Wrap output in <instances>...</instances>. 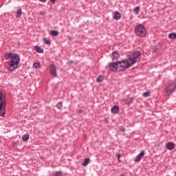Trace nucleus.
Segmentation results:
<instances>
[{
    "label": "nucleus",
    "mask_w": 176,
    "mask_h": 176,
    "mask_svg": "<svg viewBox=\"0 0 176 176\" xmlns=\"http://www.w3.org/2000/svg\"><path fill=\"white\" fill-rule=\"evenodd\" d=\"M141 60V52L136 51L133 53L130 56L124 60L118 61L119 71H124L126 68H130L132 65H134L137 61Z\"/></svg>",
    "instance_id": "f257e3e1"
},
{
    "label": "nucleus",
    "mask_w": 176,
    "mask_h": 176,
    "mask_svg": "<svg viewBox=\"0 0 176 176\" xmlns=\"http://www.w3.org/2000/svg\"><path fill=\"white\" fill-rule=\"evenodd\" d=\"M8 58H10V61L9 62V67L8 71L10 72H13L15 69H17L19 67V64L20 63V56L17 54L10 53L6 55Z\"/></svg>",
    "instance_id": "f03ea898"
},
{
    "label": "nucleus",
    "mask_w": 176,
    "mask_h": 176,
    "mask_svg": "<svg viewBox=\"0 0 176 176\" xmlns=\"http://www.w3.org/2000/svg\"><path fill=\"white\" fill-rule=\"evenodd\" d=\"M6 113V96L0 92V116H5Z\"/></svg>",
    "instance_id": "7ed1b4c3"
},
{
    "label": "nucleus",
    "mask_w": 176,
    "mask_h": 176,
    "mask_svg": "<svg viewBox=\"0 0 176 176\" xmlns=\"http://www.w3.org/2000/svg\"><path fill=\"white\" fill-rule=\"evenodd\" d=\"M135 34L140 38H145L146 36V29L142 25H138L135 28Z\"/></svg>",
    "instance_id": "20e7f679"
},
{
    "label": "nucleus",
    "mask_w": 176,
    "mask_h": 176,
    "mask_svg": "<svg viewBox=\"0 0 176 176\" xmlns=\"http://www.w3.org/2000/svg\"><path fill=\"white\" fill-rule=\"evenodd\" d=\"M175 89H176V84L171 83L165 89V91L167 96H170V94H173L174 91H175Z\"/></svg>",
    "instance_id": "39448f33"
},
{
    "label": "nucleus",
    "mask_w": 176,
    "mask_h": 176,
    "mask_svg": "<svg viewBox=\"0 0 176 176\" xmlns=\"http://www.w3.org/2000/svg\"><path fill=\"white\" fill-rule=\"evenodd\" d=\"M109 69L111 71H118L119 70V63L118 62H114L109 65Z\"/></svg>",
    "instance_id": "423d86ee"
},
{
    "label": "nucleus",
    "mask_w": 176,
    "mask_h": 176,
    "mask_svg": "<svg viewBox=\"0 0 176 176\" xmlns=\"http://www.w3.org/2000/svg\"><path fill=\"white\" fill-rule=\"evenodd\" d=\"M166 149H168V151H174V149H175V144H174L173 142L166 143Z\"/></svg>",
    "instance_id": "0eeeda50"
},
{
    "label": "nucleus",
    "mask_w": 176,
    "mask_h": 176,
    "mask_svg": "<svg viewBox=\"0 0 176 176\" xmlns=\"http://www.w3.org/2000/svg\"><path fill=\"white\" fill-rule=\"evenodd\" d=\"M57 67H56V65H52L51 66V69H50V71H51V74L52 75V76H54V78L57 77Z\"/></svg>",
    "instance_id": "6e6552de"
},
{
    "label": "nucleus",
    "mask_w": 176,
    "mask_h": 176,
    "mask_svg": "<svg viewBox=\"0 0 176 176\" xmlns=\"http://www.w3.org/2000/svg\"><path fill=\"white\" fill-rule=\"evenodd\" d=\"M144 156H145V152L142 151L139 155H137L136 158L135 159V162L140 163V162H141V159H142Z\"/></svg>",
    "instance_id": "1a4fd4ad"
},
{
    "label": "nucleus",
    "mask_w": 176,
    "mask_h": 176,
    "mask_svg": "<svg viewBox=\"0 0 176 176\" xmlns=\"http://www.w3.org/2000/svg\"><path fill=\"white\" fill-rule=\"evenodd\" d=\"M113 19L114 20H120L122 19V14L119 12H114Z\"/></svg>",
    "instance_id": "9d476101"
},
{
    "label": "nucleus",
    "mask_w": 176,
    "mask_h": 176,
    "mask_svg": "<svg viewBox=\"0 0 176 176\" xmlns=\"http://www.w3.org/2000/svg\"><path fill=\"white\" fill-rule=\"evenodd\" d=\"M120 110H119V107L118 106H113L111 108V113L116 114V113H119Z\"/></svg>",
    "instance_id": "9b49d317"
},
{
    "label": "nucleus",
    "mask_w": 176,
    "mask_h": 176,
    "mask_svg": "<svg viewBox=\"0 0 176 176\" xmlns=\"http://www.w3.org/2000/svg\"><path fill=\"white\" fill-rule=\"evenodd\" d=\"M112 56H113L112 59H113V60H118V58H119V57H120L119 53H118V52H113L112 53Z\"/></svg>",
    "instance_id": "f8f14e48"
},
{
    "label": "nucleus",
    "mask_w": 176,
    "mask_h": 176,
    "mask_svg": "<svg viewBox=\"0 0 176 176\" xmlns=\"http://www.w3.org/2000/svg\"><path fill=\"white\" fill-rule=\"evenodd\" d=\"M104 79H105V78L104 77V76L100 75L97 79H96V82L98 83H101V82H103Z\"/></svg>",
    "instance_id": "ddd939ff"
},
{
    "label": "nucleus",
    "mask_w": 176,
    "mask_h": 176,
    "mask_svg": "<svg viewBox=\"0 0 176 176\" xmlns=\"http://www.w3.org/2000/svg\"><path fill=\"white\" fill-rule=\"evenodd\" d=\"M124 102L126 105H130V104H133V98H128L124 100Z\"/></svg>",
    "instance_id": "4468645a"
},
{
    "label": "nucleus",
    "mask_w": 176,
    "mask_h": 176,
    "mask_svg": "<svg viewBox=\"0 0 176 176\" xmlns=\"http://www.w3.org/2000/svg\"><path fill=\"white\" fill-rule=\"evenodd\" d=\"M50 35H52V36H58V31L52 30L50 32Z\"/></svg>",
    "instance_id": "2eb2a0df"
},
{
    "label": "nucleus",
    "mask_w": 176,
    "mask_h": 176,
    "mask_svg": "<svg viewBox=\"0 0 176 176\" xmlns=\"http://www.w3.org/2000/svg\"><path fill=\"white\" fill-rule=\"evenodd\" d=\"M89 163H90V159L86 158L84 160V163L82 164V166L84 167H86L89 164Z\"/></svg>",
    "instance_id": "dca6fc26"
},
{
    "label": "nucleus",
    "mask_w": 176,
    "mask_h": 176,
    "mask_svg": "<svg viewBox=\"0 0 176 176\" xmlns=\"http://www.w3.org/2000/svg\"><path fill=\"white\" fill-rule=\"evenodd\" d=\"M22 140L23 141H28L30 140V135L28 134H25L22 136Z\"/></svg>",
    "instance_id": "f3484780"
},
{
    "label": "nucleus",
    "mask_w": 176,
    "mask_h": 176,
    "mask_svg": "<svg viewBox=\"0 0 176 176\" xmlns=\"http://www.w3.org/2000/svg\"><path fill=\"white\" fill-rule=\"evenodd\" d=\"M35 50L38 53H43V50L41 47H39V46H36L35 47Z\"/></svg>",
    "instance_id": "a211bd4d"
},
{
    "label": "nucleus",
    "mask_w": 176,
    "mask_h": 176,
    "mask_svg": "<svg viewBox=\"0 0 176 176\" xmlns=\"http://www.w3.org/2000/svg\"><path fill=\"white\" fill-rule=\"evenodd\" d=\"M34 68H35V69H39V68H41V63H35L33 64Z\"/></svg>",
    "instance_id": "6ab92c4d"
},
{
    "label": "nucleus",
    "mask_w": 176,
    "mask_h": 176,
    "mask_svg": "<svg viewBox=\"0 0 176 176\" xmlns=\"http://www.w3.org/2000/svg\"><path fill=\"white\" fill-rule=\"evenodd\" d=\"M170 39H176V33H170L168 35Z\"/></svg>",
    "instance_id": "aec40b11"
},
{
    "label": "nucleus",
    "mask_w": 176,
    "mask_h": 176,
    "mask_svg": "<svg viewBox=\"0 0 176 176\" xmlns=\"http://www.w3.org/2000/svg\"><path fill=\"white\" fill-rule=\"evenodd\" d=\"M21 14H22V12H21V10H19V11H17L16 14V17L17 19L21 17Z\"/></svg>",
    "instance_id": "412c9836"
},
{
    "label": "nucleus",
    "mask_w": 176,
    "mask_h": 176,
    "mask_svg": "<svg viewBox=\"0 0 176 176\" xmlns=\"http://www.w3.org/2000/svg\"><path fill=\"white\" fill-rule=\"evenodd\" d=\"M56 108L58 109H61V108H63V102H58L56 104Z\"/></svg>",
    "instance_id": "4be33fe9"
},
{
    "label": "nucleus",
    "mask_w": 176,
    "mask_h": 176,
    "mask_svg": "<svg viewBox=\"0 0 176 176\" xmlns=\"http://www.w3.org/2000/svg\"><path fill=\"white\" fill-rule=\"evenodd\" d=\"M142 96L144 98L149 97V96H151V92L150 91L144 92L143 93Z\"/></svg>",
    "instance_id": "5701e85b"
},
{
    "label": "nucleus",
    "mask_w": 176,
    "mask_h": 176,
    "mask_svg": "<svg viewBox=\"0 0 176 176\" xmlns=\"http://www.w3.org/2000/svg\"><path fill=\"white\" fill-rule=\"evenodd\" d=\"M56 176H63L64 175L63 174V172L61 171H57L55 173Z\"/></svg>",
    "instance_id": "b1692460"
},
{
    "label": "nucleus",
    "mask_w": 176,
    "mask_h": 176,
    "mask_svg": "<svg viewBox=\"0 0 176 176\" xmlns=\"http://www.w3.org/2000/svg\"><path fill=\"white\" fill-rule=\"evenodd\" d=\"M134 12L136 14H138V12H140V7H136L134 10H133Z\"/></svg>",
    "instance_id": "393cba45"
},
{
    "label": "nucleus",
    "mask_w": 176,
    "mask_h": 176,
    "mask_svg": "<svg viewBox=\"0 0 176 176\" xmlns=\"http://www.w3.org/2000/svg\"><path fill=\"white\" fill-rule=\"evenodd\" d=\"M45 43H46V45H50L52 43V41L50 39H45Z\"/></svg>",
    "instance_id": "a878e982"
},
{
    "label": "nucleus",
    "mask_w": 176,
    "mask_h": 176,
    "mask_svg": "<svg viewBox=\"0 0 176 176\" xmlns=\"http://www.w3.org/2000/svg\"><path fill=\"white\" fill-rule=\"evenodd\" d=\"M119 129L120 130V131H122V133L126 131V129H124V126H120Z\"/></svg>",
    "instance_id": "bb28decb"
},
{
    "label": "nucleus",
    "mask_w": 176,
    "mask_h": 176,
    "mask_svg": "<svg viewBox=\"0 0 176 176\" xmlns=\"http://www.w3.org/2000/svg\"><path fill=\"white\" fill-rule=\"evenodd\" d=\"M12 146H16L17 143H16L15 142H12Z\"/></svg>",
    "instance_id": "cd10ccee"
},
{
    "label": "nucleus",
    "mask_w": 176,
    "mask_h": 176,
    "mask_svg": "<svg viewBox=\"0 0 176 176\" xmlns=\"http://www.w3.org/2000/svg\"><path fill=\"white\" fill-rule=\"evenodd\" d=\"M120 156H121L120 154H118V155H117L119 162H120Z\"/></svg>",
    "instance_id": "c85d7f7f"
},
{
    "label": "nucleus",
    "mask_w": 176,
    "mask_h": 176,
    "mask_svg": "<svg viewBox=\"0 0 176 176\" xmlns=\"http://www.w3.org/2000/svg\"><path fill=\"white\" fill-rule=\"evenodd\" d=\"M52 3H56V1L57 0H50Z\"/></svg>",
    "instance_id": "c756f323"
},
{
    "label": "nucleus",
    "mask_w": 176,
    "mask_h": 176,
    "mask_svg": "<svg viewBox=\"0 0 176 176\" xmlns=\"http://www.w3.org/2000/svg\"><path fill=\"white\" fill-rule=\"evenodd\" d=\"M77 112H78V113H82V110L80 109V110H78Z\"/></svg>",
    "instance_id": "7c9ffc66"
},
{
    "label": "nucleus",
    "mask_w": 176,
    "mask_h": 176,
    "mask_svg": "<svg viewBox=\"0 0 176 176\" xmlns=\"http://www.w3.org/2000/svg\"><path fill=\"white\" fill-rule=\"evenodd\" d=\"M40 1H41V2H45V0H40Z\"/></svg>",
    "instance_id": "2f4dec72"
},
{
    "label": "nucleus",
    "mask_w": 176,
    "mask_h": 176,
    "mask_svg": "<svg viewBox=\"0 0 176 176\" xmlns=\"http://www.w3.org/2000/svg\"><path fill=\"white\" fill-rule=\"evenodd\" d=\"M69 64H72V62H70Z\"/></svg>",
    "instance_id": "473e14b6"
}]
</instances>
